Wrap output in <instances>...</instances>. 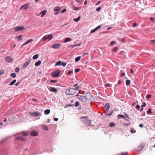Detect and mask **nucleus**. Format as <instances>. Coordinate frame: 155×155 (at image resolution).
I'll list each match as a JSON object with an SVG mask.
<instances>
[{"label":"nucleus","instance_id":"35","mask_svg":"<svg viewBox=\"0 0 155 155\" xmlns=\"http://www.w3.org/2000/svg\"><path fill=\"white\" fill-rule=\"evenodd\" d=\"M130 132L131 133H134L136 132V131L134 128H132L131 129Z\"/></svg>","mask_w":155,"mask_h":155},{"label":"nucleus","instance_id":"44","mask_svg":"<svg viewBox=\"0 0 155 155\" xmlns=\"http://www.w3.org/2000/svg\"><path fill=\"white\" fill-rule=\"evenodd\" d=\"M116 42L114 41H112L110 43V45L111 46H113L114 44L116 43Z\"/></svg>","mask_w":155,"mask_h":155},{"label":"nucleus","instance_id":"38","mask_svg":"<svg viewBox=\"0 0 155 155\" xmlns=\"http://www.w3.org/2000/svg\"><path fill=\"white\" fill-rule=\"evenodd\" d=\"M75 47V46L74 45H69L68 46V48H73L74 47Z\"/></svg>","mask_w":155,"mask_h":155},{"label":"nucleus","instance_id":"31","mask_svg":"<svg viewBox=\"0 0 155 155\" xmlns=\"http://www.w3.org/2000/svg\"><path fill=\"white\" fill-rule=\"evenodd\" d=\"M52 48H58V44H54L52 46Z\"/></svg>","mask_w":155,"mask_h":155},{"label":"nucleus","instance_id":"41","mask_svg":"<svg viewBox=\"0 0 155 155\" xmlns=\"http://www.w3.org/2000/svg\"><path fill=\"white\" fill-rule=\"evenodd\" d=\"M79 104L78 102L77 101L75 102V106L77 107L79 105Z\"/></svg>","mask_w":155,"mask_h":155},{"label":"nucleus","instance_id":"30","mask_svg":"<svg viewBox=\"0 0 155 155\" xmlns=\"http://www.w3.org/2000/svg\"><path fill=\"white\" fill-rule=\"evenodd\" d=\"M16 80H14L12 82H11L10 84V85H12L14 84L16 82Z\"/></svg>","mask_w":155,"mask_h":155},{"label":"nucleus","instance_id":"13","mask_svg":"<svg viewBox=\"0 0 155 155\" xmlns=\"http://www.w3.org/2000/svg\"><path fill=\"white\" fill-rule=\"evenodd\" d=\"M21 133L23 136H28L30 134V133L28 131H23L21 132Z\"/></svg>","mask_w":155,"mask_h":155},{"label":"nucleus","instance_id":"51","mask_svg":"<svg viewBox=\"0 0 155 155\" xmlns=\"http://www.w3.org/2000/svg\"><path fill=\"white\" fill-rule=\"evenodd\" d=\"M80 70V69H79V68H77V69H76L75 70V71L76 72V73H77V72H79Z\"/></svg>","mask_w":155,"mask_h":155},{"label":"nucleus","instance_id":"33","mask_svg":"<svg viewBox=\"0 0 155 155\" xmlns=\"http://www.w3.org/2000/svg\"><path fill=\"white\" fill-rule=\"evenodd\" d=\"M118 118H124L125 117V116L121 114H119L118 115Z\"/></svg>","mask_w":155,"mask_h":155},{"label":"nucleus","instance_id":"43","mask_svg":"<svg viewBox=\"0 0 155 155\" xmlns=\"http://www.w3.org/2000/svg\"><path fill=\"white\" fill-rule=\"evenodd\" d=\"M5 71L4 70H1L0 71V75L3 74L4 73Z\"/></svg>","mask_w":155,"mask_h":155},{"label":"nucleus","instance_id":"8","mask_svg":"<svg viewBox=\"0 0 155 155\" xmlns=\"http://www.w3.org/2000/svg\"><path fill=\"white\" fill-rule=\"evenodd\" d=\"M14 29L15 31H23L25 29V28L22 27H15Z\"/></svg>","mask_w":155,"mask_h":155},{"label":"nucleus","instance_id":"1","mask_svg":"<svg viewBox=\"0 0 155 155\" xmlns=\"http://www.w3.org/2000/svg\"><path fill=\"white\" fill-rule=\"evenodd\" d=\"M79 88V86H78L76 87L74 89H68L66 91V94L67 95H73L76 93L77 91L78 90Z\"/></svg>","mask_w":155,"mask_h":155},{"label":"nucleus","instance_id":"10","mask_svg":"<svg viewBox=\"0 0 155 155\" xmlns=\"http://www.w3.org/2000/svg\"><path fill=\"white\" fill-rule=\"evenodd\" d=\"M15 140H19L22 141H25L27 140V139L22 137H16Z\"/></svg>","mask_w":155,"mask_h":155},{"label":"nucleus","instance_id":"17","mask_svg":"<svg viewBox=\"0 0 155 155\" xmlns=\"http://www.w3.org/2000/svg\"><path fill=\"white\" fill-rule=\"evenodd\" d=\"M113 110H110L108 111L106 114L107 116H110L113 113Z\"/></svg>","mask_w":155,"mask_h":155},{"label":"nucleus","instance_id":"2","mask_svg":"<svg viewBox=\"0 0 155 155\" xmlns=\"http://www.w3.org/2000/svg\"><path fill=\"white\" fill-rule=\"evenodd\" d=\"M81 121L86 125H90L91 123V121L89 120L87 117H83L80 118Z\"/></svg>","mask_w":155,"mask_h":155},{"label":"nucleus","instance_id":"6","mask_svg":"<svg viewBox=\"0 0 155 155\" xmlns=\"http://www.w3.org/2000/svg\"><path fill=\"white\" fill-rule=\"evenodd\" d=\"M85 98L87 101H89L91 99V97H92L91 94L90 93H86L85 94Z\"/></svg>","mask_w":155,"mask_h":155},{"label":"nucleus","instance_id":"46","mask_svg":"<svg viewBox=\"0 0 155 155\" xmlns=\"http://www.w3.org/2000/svg\"><path fill=\"white\" fill-rule=\"evenodd\" d=\"M150 42L152 44H155V40H150Z\"/></svg>","mask_w":155,"mask_h":155},{"label":"nucleus","instance_id":"45","mask_svg":"<svg viewBox=\"0 0 155 155\" xmlns=\"http://www.w3.org/2000/svg\"><path fill=\"white\" fill-rule=\"evenodd\" d=\"M101 7H99L96 9V10L97 12H99L101 10Z\"/></svg>","mask_w":155,"mask_h":155},{"label":"nucleus","instance_id":"27","mask_svg":"<svg viewBox=\"0 0 155 155\" xmlns=\"http://www.w3.org/2000/svg\"><path fill=\"white\" fill-rule=\"evenodd\" d=\"M81 58V56H78V57H76L75 58V61L76 62L78 61H79L80 60Z\"/></svg>","mask_w":155,"mask_h":155},{"label":"nucleus","instance_id":"56","mask_svg":"<svg viewBox=\"0 0 155 155\" xmlns=\"http://www.w3.org/2000/svg\"><path fill=\"white\" fill-rule=\"evenodd\" d=\"M79 7H75L74 8V9L75 10L78 11L79 9Z\"/></svg>","mask_w":155,"mask_h":155},{"label":"nucleus","instance_id":"55","mask_svg":"<svg viewBox=\"0 0 155 155\" xmlns=\"http://www.w3.org/2000/svg\"><path fill=\"white\" fill-rule=\"evenodd\" d=\"M140 107V106L139 105H137L135 107V108L136 109H139Z\"/></svg>","mask_w":155,"mask_h":155},{"label":"nucleus","instance_id":"59","mask_svg":"<svg viewBox=\"0 0 155 155\" xmlns=\"http://www.w3.org/2000/svg\"><path fill=\"white\" fill-rule=\"evenodd\" d=\"M73 72L72 71H70L68 72V75L70 74H71Z\"/></svg>","mask_w":155,"mask_h":155},{"label":"nucleus","instance_id":"39","mask_svg":"<svg viewBox=\"0 0 155 155\" xmlns=\"http://www.w3.org/2000/svg\"><path fill=\"white\" fill-rule=\"evenodd\" d=\"M73 105V104L72 105V104H66V105L64 107L65 108V107H68L69 106H72Z\"/></svg>","mask_w":155,"mask_h":155},{"label":"nucleus","instance_id":"9","mask_svg":"<svg viewBox=\"0 0 155 155\" xmlns=\"http://www.w3.org/2000/svg\"><path fill=\"white\" fill-rule=\"evenodd\" d=\"M144 145L143 144H141L137 148L135 149L136 151H140L142 150L144 148Z\"/></svg>","mask_w":155,"mask_h":155},{"label":"nucleus","instance_id":"49","mask_svg":"<svg viewBox=\"0 0 155 155\" xmlns=\"http://www.w3.org/2000/svg\"><path fill=\"white\" fill-rule=\"evenodd\" d=\"M58 11V7H57L54 8V11Z\"/></svg>","mask_w":155,"mask_h":155},{"label":"nucleus","instance_id":"5","mask_svg":"<svg viewBox=\"0 0 155 155\" xmlns=\"http://www.w3.org/2000/svg\"><path fill=\"white\" fill-rule=\"evenodd\" d=\"M29 114L32 116H35L36 117H38L41 115V113L38 111L34 113L30 112Z\"/></svg>","mask_w":155,"mask_h":155},{"label":"nucleus","instance_id":"61","mask_svg":"<svg viewBox=\"0 0 155 155\" xmlns=\"http://www.w3.org/2000/svg\"><path fill=\"white\" fill-rule=\"evenodd\" d=\"M150 19L151 21H153L154 18L152 17H150Z\"/></svg>","mask_w":155,"mask_h":155},{"label":"nucleus","instance_id":"4","mask_svg":"<svg viewBox=\"0 0 155 155\" xmlns=\"http://www.w3.org/2000/svg\"><path fill=\"white\" fill-rule=\"evenodd\" d=\"M77 96L78 98L81 101L83 102H85L87 101L86 98L85 96L83 95H77Z\"/></svg>","mask_w":155,"mask_h":155},{"label":"nucleus","instance_id":"16","mask_svg":"<svg viewBox=\"0 0 155 155\" xmlns=\"http://www.w3.org/2000/svg\"><path fill=\"white\" fill-rule=\"evenodd\" d=\"M66 65V63L64 62H61V61H59V65H62L63 67H65Z\"/></svg>","mask_w":155,"mask_h":155},{"label":"nucleus","instance_id":"54","mask_svg":"<svg viewBox=\"0 0 155 155\" xmlns=\"http://www.w3.org/2000/svg\"><path fill=\"white\" fill-rule=\"evenodd\" d=\"M96 30H95V28L92 29L91 31V33H93L95 32Z\"/></svg>","mask_w":155,"mask_h":155},{"label":"nucleus","instance_id":"37","mask_svg":"<svg viewBox=\"0 0 155 155\" xmlns=\"http://www.w3.org/2000/svg\"><path fill=\"white\" fill-rule=\"evenodd\" d=\"M147 114H152V112H151V110L150 109H149L147 111Z\"/></svg>","mask_w":155,"mask_h":155},{"label":"nucleus","instance_id":"34","mask_svg":"<svg viewBox=\"0 0 155 155\" xmlns=\"http://www.w3.org/2000/svg\"><path fill=\"white\" fill-rule=\"evenodd\" d=\"M117 47H115L113 49V51H114V52L116 53L117 51Z\"/></svg>","mask_w":155,"mask_h":155},{"label":"nucleus","instance_id":"60","mask_svg":"<svg viewBox=\"0 0 155 155\" xmlns=\"http://www.w3.org/2000/svg\"><path fill=\"white\" fill-rule=\"evenodd\" d=\"M110 86V85L109 84H105V87H109Z\"/></svg>","mask_w":155,"mask_h":155},{"label":"nucleus","instance_id":"23","mask_svg":"<svg viewBox=\"0 0 155 155\" xmlns=\"http://www.w3.org/2000/svg\"><path fill=\"white\" fill-rule=\"evenodd\" d=\"M41 63V61L40 60H39L35 63V66H38L40 65Z\"/></svg>","mask_w":155,"mask_h":155},{"label":"nucleus","instance_id":"21","mask_svg":"<svg viewBox=\"0 0 155 155\" xmlns=\"http://www.w3.org/2000/svg\"><path fill=\"white\" fill-rule=\"evenodd\" d=\"M22 35H20L17 36L16 37V38H17L18 41H19L22 40Z\"/></svg>","mask_w":155,"mask_h":155},{"label":"nucleus","instance_id":"58","mask_svg":"<svg viewBox=\"0 0 155 155\" xmlns=\"http://www.w3.org/2000/svg\"><path fill=\"white\" fill-rule=\"evenodd\" d=\"M81 43H80L78 44H76V45H74L75 46H75H80L81 45Z\"/></svg>","mask_w":155,"mask_h":155},{"label":"nucleus","instance_id":"19","mask_svg":"<svg viewBox=\"0 0 155 155\" xmlns=\"http://www.w3.org/2000/svg\"><path fill=\"white\" fill-rule=\"evenodd\" d=\"M104 108L107 110H108L110 108V104L108 103L106 104L104 106Z\"/></svg>","mask_w":155,"mask_h":155},{"label":"nucleus","instance_id":"50","mask_svg":"<svg viewBox=\"0 0 155 155\" xmlns=\"http://www.w3.org/2000/svg\"><path fill=\"white\" fill-rule=\"evenodd\" d=\"M151 97V95L150 94H147L146 96V97L148 99L150 98Z\"/></svg>","mask_w":155,"mask_h":155},{"label":"nucleus","instance_id":"11","mask_svg":"<svg viewBox=\"0 0 155 155\" xmlns=\"http://www.w3.org/2000/svg\"><path fill=\"white\" fill-rule=\"evenodd\" d=\"M31 136L35 137L38 135V134L37 132L35 131H32L31 133Z\"/></svg>","mask_w":155,"mask_h":155},{"label":"nucleus","instance_id":"57","mask_svg":"<svg viewBox=\"0 0 155 155\" xmlns=\"http://www.w3.org/2000/svg\"><path fill=\"white\" fill-rule=\"evenodd\" d=\"M101 2V1H99L98 2L95 4V5H98Z\"/></svg>","mask_w":155,"mask_h":155},{"label":"nucleus","instance_id":"15","mask_svg":"<svg viewBox=\"0 0 155 155\" xmlns=\"http://www.w3.org/2000/svg\"><path fill=\"white\" fill-rule=\"evenodd\" d=\"M47 12V10H44L41 11L40 13V14H41V17H44V16L45 15Z\"/></svg>","mask_w":155,"mask_h":155},{"label":"nucleus","instance_id":"26","mask_svg":"<svg viewBox=\"0 0 155 155\" xmlns=\"http://www.w3.org/2000/svg\"><path fill=\"white\" fill-rule=\"evenodd\" d=\"M50 110L49 109H47L44 111V113L46 114H48L50 113Z\"/></svg>","mask_w":155,"mask_h":155},{"label":"nucleus","instance_id":"62","mask_svg":"<svg viewBox=\"0 0 155 155\" xmlns=\"http://www.w3.org/2000/svg\"><path fill=\"white\" fill-rule=\"evenodd\" d=\"M133 25L134 27H136L137 26V24L136 23H133Z\"/></svg>","mask_w":155,"mask_h":155},{"label":"nucleus","instance_id":"3","mask_svg":"<svg viewBox=\"0 0 155 155\" xmlns=\"http://www.w3.org/2000/svg\"><path fill=\"white\" fill-rule=\"evenodd\" d=\"M53 37V35L50 34L48 35H45L42 39L44 41H45L46 39H48L49 41L51 40Z\"/></svg>","mask_w":155,"mask_h":155},{"label":"nucleus","instance_id":"7","mask_svg":"<svg viewBox=\"0 0 155 155\" xmlns=\"http://www.w3.org/2000/svg\"><path fill=\"white\" fill-rule=\"evenodd\" d=\"M29 5L30 4L29 3L25 4L21 7L20 8V10H21L22 8H23L24 10H26V9L29 8Z\"/></svg>","mask_w":155,"mask_h":155},{"label":"nucleus","instance_id":"28","mask_svg":"<svg viewBox=\"0 0 155 155\" xmlns=\"http://www.w3.org/2000/svg\"><path fill=\"white\" fill-rule=\"evenodd\" d=\"M81 16H79L77 18H74V20L75 22H77L81 18Z\"/></svg>","mask_w":155,"mask_h":155},{"label":"nucleus","instance_id":"53","mask_svg":"<svg viewBox=\"0 0 155 155\" xmlns=\"http://www.w3.org/2000/svg\"><path fill=\"white\" fill-rule=\"evenodd\" d=\"M50 82L51 83H56L57 82V80H51Z\"/></svg>","mask_w":155,"mask_h":155},{"label":"nucleus","instance_id":"32","mask_svg":"<svg viewBox=\"0 0 155 155\" xmlns=\"http://www.w3.org/2000/svg\"><path fill=\"white\" fill-rule=\"evenodd\" d=\"M11 76L12 78H15L16 77V74L15 73H13L11 74Z\"/></svg>","mask_w":155,"mask_h":155},{"label":"nucleus","instance_id":"25","mask_svg":"<svg viewBox=\"0 0 155 155\" xmlns=\"http://www.w3.org/2000/svg\"><path fill=\"white\" fill-rule=\"evenodd\" d=\"M126 83L127 86H129L130 84V81L129 80H127L126 81Z\"/></svg>","mask_w":155,"mask_h":155},{"label":"nucleus","instance_id":"52","mask_svg":"<svg viewBox=\"0 0 155 155\" xmlns=\"http://www.w3.org/2000/svg\"><path fill=\"white\" fill-rule=\"evenodd\" d=\"M146 104L145 103V102H144L143 104L141 105V107H145L146 106Z\"/></svg>","mask_w":155,"mask_h":155},{"label":"nucleus","instance_id":"20","mask_svg":"<svg viewBox=\"0 0 155 155\" xmlns=\"http://www.w3.org/2000/svg\"><path fill=\"white\" fill-rule=\"evenodd\" d=\"M30 63V60H28L26 61L24 64L23 67L25 68Z\"/></svg>","mask_w":155,"mask_h":155},{"label":"nucleus","instance_id":"22","mask_svg":"<svg viewBox=\"0 0 155 155\" xmlns=\"http://www.w3.org/2000/svg\"><path fill=\"white\" fill-rule=\"evenodd\" d=\"M50 90L52 92H57V90L54 87H50Z\"/></svg>","mask_w":155,"mask_h":155},{"label":"nucleus","instance_id":"48","mask_svg":"<svg viewBox=\"0 0 155 155\" xmlns=\"http://www.w3.org/2000/svg\"><path fill=\"white\" fill-rule=\"evenodd\" d=\"M66 11V9L65 8L63 10L60 11V13H64Z\"/></svg>","mask_w":155,"mask_h":155},{"label":"nucleus","instance_id":"36","mask_svg":"<svg viewBox=\"0 0 155 155\" xmlns=\"http://www.w3.org/2000/svg\"><path fill=\"white\" fill-rule=\"evenodd\" d=\"M42 129L45 130H48V127H42Z\"/></svg>","mask_w":155,"mask_h":155},{"label":"nucleus","instance_id":"64","mask_svg":"<svg viewBox=\"0 0 155 155\" xmlns=\"http://www.w3.org/2000/svg\"><path fill=\"white\" fill-rule=\"evenodd\" d=\"M127 153L126 152L125 153H122V155H127Z\"/></svg>","mask_w":155,"mask_h":155},{"label":"nucleus","instance_id":"14","mask_svg":"<svg viewBox=\"0 0 155 155\" xmlns=\"http://www.w3.org/2000/svg\"><path fill=\"white\" fill-rule=\"evenodd\" d=\"M6 61L8 62H10L12 60V59L10 57H5V58Z\"/></svg>","mask_w":155,"mask_h":155},{"label":"nucleus","instance_id":"29","mask_svg":"<svg viewBox=\"0 0 155 155\" xmlns=\"http://www.w3.org/2000/svg\"><path fill=\"white\" fill-rule=\"evenodd\" d=\"M38 54H36L34 55L33 57V59L34 60H35L38 58Z\"/></svg>","mask_w":155,"mask_h":155},{"label":"nucleus","instance_id":"42","mask_svg":"<svg viewBox=\"0 0 155 155\" xmlns=\"http://www.w3.org/2000/svg\"><path fill=\"white\" fill-rule=\"evenodd\" d=\"M19 68L18 67H17L15 69V72L16 73H18L19 72Z\"/></svg>","mask_w":155,"mask_h":155},{"label":"nucleus","instance_id":"24","mask_svg":"<svg viewBox=\"0 0 155 155\" xmlns=\"http://www.w3.org/2000/svg\"><path fill=\"white\" fill-rule=\"evenodd\" d=\"M71 38H66L64 41V42H67L68 41H71Z\"/></svg>","mask_w":155,"mask_h":155},{"label":"nucleus","instance_id":"47","mask_svg":"<svg viewBox=\"0 0 155 155\" xmlns=\"http://www.w3.org/2000/svg\"><path fill=\"white\" fill-rule=\"evenodd\" d=\"M101 27V25H98V26H97V27H96L95 28V30H98V29H99Z\"/></svg>","mask_w":155,"mask_h":155},{"label":"nucleus","instance_id":"12","mask_svg":"<svg viewBox=\"0 0 155 155\" xmlns=\"http://www.w3.org/2000/svg\"><path fill=\"white\" fill-rule=\"evenodd\" d=\"M33 41V40L32 39H30L28 40L27 41H26L25 43H24V44H22L21 45V47H22L23 46H25L26 45L28 44V43H30L32 41Z\"/></svg>","mask_w":155,"mask_h":155},{"label":"nucleus","instance_id":"63","mask_svg":"<svg viewBox=\"0 0 155 155\" xmlns=\"http://www.w3.org/2000/svg\"><path fill=\"white\" fill-rule=\"evenodd\" d=\"M130 72L131 73H133L134 72L133 70L132 69H130Z\"/></svg>","mask_w":155,"mask_h":155},{"label":"nucleus","instance_id":"18","mask_svg":"<svg viewBox=\"0 0 155 155\" xmlns=\"http://www.w3.org/2000/svg\"><path fill=\"white\" fill-rule=\"evenodd\" d=\"M51 75L53 77H58V72L57 71L56 72H52L51 73Z\"/></svg>","mask_w":155,"mask_h":155},{"label":"nucleus","instance_id":"40","mask_svg":"<svg viewBox=\"0 0 155 155\" xmlns=\"http://www.w3.org/2000/svg\"><path fill=\"white\" fill-rule=\"evenodd\" d=\"M115 125V124L114 122H111L109 124V126H114Z\"/></svg>","mask_w":155,"mask_h":155}]
</instances>
